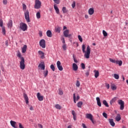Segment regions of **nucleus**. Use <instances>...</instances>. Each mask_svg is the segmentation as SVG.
I'll list each match as a JSON object with an SVG mask.
<instances>
[{"label":"nucleus","mask_w":128,"mask_h":128,"mask_svg":"<svg viewBox=\"0 0 128 128\" xmlns=\"http://www.w3.org/2000/svg\"><path fill=\"white\" fill-rule=\"evenodd\" d=\"M86 46L85 44L82 46V50L84 54V57L86 59L90 58V54L91 52V48L90 46H88L86 48Z\"/></svg>","instance_id":"obj_1"},{"label":"nucleus","mask_w":128,"mask_h":128,"mask_svg":"<svg viewBox=\"0 0 128 128\" xmlns=\"http://www.w3.org/2000/svg\"><path fill=\"white\" fill-rule=\"evenodd\" d=\"M24 62H25V60H24V58H21V60L20 61V68L22 70H24L25 69L26 65Z\"/></svg>","instance_id":"obj_2"},{"label":"nucleus","mask_w":128,"mask_h":128,"mask_svg":"<svg viewBox=\"0 0 128 128\" xmlns=\"http://www.w3.org/2000/svg\"><path fill=\"white\" fill-rule=\"evenodd\" d=\"M42 2L40 0H35V5L34 8L35 9L38 10L41 8Z\"/></svg>","instance_id":"obj_3"},{"label":"nucleus","mask_w":128,"mask_h":128,"mask_svg":"<svg viewBox=\"0 0 128 128\" xmlns=\"http://www.w3.org/2000/svg\"><path fill=\"white\" fill-rule=\"evenodd\" d=\"M25 19L27 22H30V12L28 10H26L24 12Z\"/></svg>","instance_id":"obj_4"},{"label":"nucleus","mask_w":128,"mask_h":128,"mask_svg":"<svg viewBox=\"0 0 128 128\" xmlns=\"http://www.w3.org/2000/svg\"><path fill=\"white\" fill-rule=\"evenodd\" d=\"M20 28L23 32H25L28 28L27 24L25 23L22 22L20 24Z\"/></svg>","instance_id":"obj_5"},{"label":"nucleus","mask_w":128,"mask_h":128,"mask_svg":"<svg viewBox=\"0 0 128 128\" xmlns=\"http://www.w3.org/2000/svg\"><path fill=\"white\" fill-rule=\"evenodd\" d=\"M64 36L65 38H70L72 36V34H70V30H66L64 31L63 32Z\"/></svg>","instance_id":"obj_6"},{"label":"nucleus","mask_w":128,"mask_h":128,"mask_svg":"<svg viewBox=\"0 0 128 128\" xmlns=\"http://www.w3.org/2000/svg\"><path fill=\"white\" fill-rule=\"evenodd\" d=\"M118 104L120 105V110H123L124 109V102L122 100H118Z\"/></svg>","instance_id":"obj_7"},{"label":"nucleus","mask_w":128,"mask_h":128,"mask_svg":"<svg viewBox=\"0 0 128 128\" xmlns=\"http://www.w3.org/2000/svg\"><path fill=\"white\" fill-rule=\"evenodd\" d=\"M40 46L42 48H46V40L44 39H42L40 41Z\"/></svg>","instance_id":"obj_8"},{"label":"nucleus","mask_w":128,"mask_h":128,"mask_svg":"<svg viewBox=\"0 0 128 128\" xmlns=\"http://www.w3.org/2000/svg\"><path fill=\"white\" fill-rule=\"evenodd\" d=\"M10 124L13 128H18V126L16 122L11 120L10 121Z\"/></svg>","instance_id":"obj_9"},{"label":"nucleus","mask_w":128,"mask_h":128,"mask_svg":"<svg viewBox=\"0 0 128 128\" xmlns=\"http://www.w3.org/2000/svg\"><path fill=\"white\" fill-rule=\"evenodd\" d=\"M56 65H57V67L60 71L63 70L64 68H63L62 66L61 65V62L60 61L58 60L56 62Z\"/></svg>","instance_id":"obj_10"},{"label":"nucleus","mask_w":128,"mask_h":128,"mask_svg":"<svg viewBox=\"0 0 128 128\" xmlns=\"http://www.w3.org/2000/svg\"><path fill=\"white\" fill-rule=\"evenodd\" d=\"M7 26L8 28L12 29V28L13 26V22L12 20H9L8 24H7Z\"/></svg>","instance_id":"obj_11"},{"label":"nucleus","mask_w":128,"mask_h":128,"mask_svg":"<svg viewBox=\"0 0 128 128\" xmlns=\"http://www.w3.org/2000/svg\"><path fill=\"white\" fill-rule=\"evenodd\" d=\"M37 98L39 101H43L44 100V96H41L40 92L37 93Z\"/></svg>","instance_id":"obj_12"},{"label":"nucleus","mask_w":128,"mask_h":128,"mask_svg":"<svg viewBox=\"0 0 128 128\" xmlns=\"http://www.w3.org/2000/svg\"><path fill=\"white\" fill-rule=\"evenodd\" d=\"M24 100L26 101V104H28L29 103V98L28 95L25 93H24Z\"/></svg>","instance_id":"obj_13"},{"label":"nucleus","mask_w":128,"mask_h":128,"mask_svg":"<svg viewBox=\"0 0 128 128\" xmlns=\"http://www.w3.org/2000/svg\"><path fill=\"white\" fill-rule=\"evenodd\" d=\"M38 54L40 56V58H42V59H44L45 58L44 53L43 52H42L41 50H39L38 52Z\"/></svg>","instance_id":"obj_14"},{"label":"nucleus","mask_w":128,"mask_h":128,"mask_svg":"<svg viewBox=\"0 0 128 128\" xmlns=\"http://www.w3.org/2000/svg\"><path fill=\"white\" fill-rule=\"evenodd\" d=\"M78 69V66L76 64V63H73L72 64V70L74 71H77Z\"/></svg>","instance_id":"obj_15"},{"label":"nucleus","mask_w":128,"mask_h":128,"mask_svg":"<svg viewBox=\"0 0 128 128\" xmlns=\"http://www.w3.org/2000/svg\"><path fill=\"white\" fill-rule=\"evenodd\" d=\"M96 100L97 102V104L98 106L101 107L102 106V103L100 102V99L99 97H96Z\"/></svg>","instance_id":"obj_16"},{"label":"nucleus","mask_w":128,"mask_h":128,"mask_svg":"<svg viewBox=\"0 0 128 128\" xmlns=\"http://www.w3.org/2000/svg\"><path fill=\"white\" fill-rule=\"evenodd\" d=\"M46 34L48 38H52V32L50 30H47Z\"/></svg>","instance_id":"obj_17"},{"label":"nucleus","mask_w":128,"mask_h":128,"mask_svg":"<svg viewBox=\"0 0 128 128\" xmlns=\"http://www.w3.org/2000/svg\"><path fill=\"white\" fill-rule=\"evenodd\" d=\"M54 9L56 10V12L57 14H60V10L58 8V6H56V4H54Z\"/></svg>","instance_id":"obj_18"},{"label":"nucleus","mask_w":128,"mask_h":128,"mask_svg":"<svg viewBox=\"0 0 128 128\" xmlns=\"http://www.w3.org/2000/svg\"><path fill=\"white\" fill-rule=\"evenodd\" d=\"M28 48V46L26 44H24L22 48V53L24 54L26 52Z\"/></svg>","instance_id":"obj_19"},{"label":"nucleus","mask_w":128,"mask_h":128,"mask_svg":"<svg viewBox=\"0 0 128 128\" xmlns=\"http://www.w3.org/2000/svg\"><path fill=\"white\" fill-rule=\"evenodd\" d=\"M86 118L88 119L92 120V118H93V116L92 114H86Z\"/></svg>","instance_id":"obj_20"},{"label":"nucleus","mask_w":128,"mask_h":128,"mask_svg":"<svg viewBox=\"0 0 128 128\" xmlns=\"http://www.w3.org/2000/svg\"><path fill=\"white\" fill-rule=\"evenodd\" d=\"M115 119L116 122H120V120H122V117H120V114H117V116L115 118Z\"/></svg>","instance_id":"obj_21"},{"label":"nucleus","mask_w":128,"mask_h":128,"mask_svg":"<svg viewBox=\"0 0 128 128\" xmlns=\"http://www.w3.org/2000/svg\"><path fill=\"white\" fill-rule=\"evenodd\" d=\"M94 77L97 78L99 76H100V72L98 70H94Z\"/></svg>","instance_id":"obj_22"},{"label":"nucleus","mask_w":128,"mask_h":128,"mask_svg":"<svg viewBox=\"0 0 128 128\" xmlns=\"http://www.w3.org/2000/svg\"><path fill=\"white\" fill-rule=\"evenodd\" d=\"M94 12V10L93 8H90L88 10V14L90 16L93 15Z\"/></svg>","instance_id":"obj_23"},{"label":"nucleus","mask_w":128,"mask_h":128,"mask_svg":"<svg viewBox=\"0 0 128 128\" xmlns=\"http://www.w3.org/2000/svg\"><path fill=\"white\" fill-rule=\"evenodd\" d=\"M109 122L110 124L113 127L114 126H116V123L114 122V119L112 118V119L109 118Z\"/></svg>","instance_id":"obj_24"},{"label":"nucleus","mask_w":128,"mask_h":128,"mask_svg":"<svg viewBox=\"0 0 128 128\" xmlns=\"http://www.w3.org/2000/svg\"><path fill=\"white\" fill-rule=\"evenodd\" d=\"M38 68H40L41 70H45V64H38Z\"/></svg>","instance_id":"obj_25"},{"label":"nucleus","mask_w":128,"mask_h":128,"mask_svg":"<svg viewBox=\"0 0 128 128\" xmlns=\"http://www.w3.org/2000/svg\"><path fill=\"white\" fill-rule=\"evenodd\" d=\"M55 31L56 32L60 33L61 32V27H60V26L56 27Z\"/></svg>","instance_id":"obj_26"},{"label":"nucleus","mask_w":128,"mask_h":128,"mask_svg":"<svg viewBox=\"0 0 128 128\" xmlns=\"http://www.w3.org/2000/svg\"><path fill=\"white\" fill-rule=\"evenodd\" d=\"M118 100V98L117 97H114L113 98H112V100H110V104L112 105V104H114V102H116V100Z\"/></svg>","instance_id":"obj_27"},{"label":"nucleus","mask_w":128,"mask_h":128,"mask_svg":"<svg viewBox=\"0 0 128 128\" xmlns=\"http://www.w3.org/2000/svg\"><path fill=\"white\" fill-rule=\"evenodd\" d=\"M62 11L63 14H66L68 12V10H67L65 6L62 7Z\"/></svg>","instance_id":"obj_28"},{"label":"nucleus","mask_w":128,"mask_h":128,"mask_svg":"<svg viewBox=\"0 0 128 128\" xmlns=\"http://www.w3.org/2000/svg\"><path fill=\"white\" fill-rule=\"evenodd\" d=\"M83 104V102H79L78 104H77V106L78 108H81Z\"/></svg>","instance_id":"obj_29"},{"label":"nucleus","mask_w":128,"mask_h":128,"mask_svg":"<svg viewBox=\"0 0 128 128\" xmlns=\"http://www.w3.org/2000/svg\"><path fill=\"white\" fill-rule=\"evenodd\" d=\"M48 70H44L43 72V74L44 75V78H46L48 76Z\"/></svg>","instance_id":"obj_30"},{"label":"nucleus","mask_w":128,"mask_h":128,"mask_svg":"<svg viewBox=\"0 0 128 128\" xmlns=\"http://www.w3.org/2000/svg\"><path fill=\"white\" fill-rule=\"evenodd\" d=\"M103 104L106 107V108H108L109 106H108V104L107 102V101L106 100H103Z\"/></svg>","instance_id":"obj_31"},{"label":"nucleus","mask_w":128,"mask_h":128,"mask_svg":"<svg viewBox=\"0 0 128 128\" xmlns=\"http://www.w3.org/2000/svg\"><path fill=\"white\" fill-rule=\"evenodd\" d=\"M116 64H118L119 66H122V60H116Z\"/></svg>","instance_id":"obj_32"},{"label":"nucleus","mask_w":128,"mask_h":128,"mask_svg":"<svg viewBox=\"0 0 128 128\" xmlns=\"http://www.w3.org/2000/svg\"><path fill=\"white\" fill-rule=\"evenodd\" d=\"M110 88L112 90H116V85L114 84H112L110 86Z\"/></svg>","instance_id":"obj_33"},{"label":"nucleus","mask_w":128,"mask_h":128,"mask_svg":"<svg viewBox=\"0 0 128 128\" xmlns=\"http://www.w3.org/2000/svg\"><path fill=\"white\" fill-rule=\"evenodd\" d=\"M36 16L37 19H40L41 18V15H40V12H38L36 14Z\"/></svg>","instance_id":"obj_34"},{"label":"nucleus","mask_w":128,"mask_h":128,"mask_svg":"<svg viewBox=\"0 0 128 128\" xmlns=\"http://www.w3.org/2000/svg\"><path fill=\"white\" fill-rule=\"evenodd\" d=\"M102 34H103V35H104V37H106V36H108V32L106 30H102Z\"/></svg>","instance_id":"obj_35"},{"label":"nucleus","mask_w":128,"mask_h":128,"mask_svg":"<svg viewBox=\"0 0 128 128\" xmlns=\"http://www.w3.org/2000/svg\"><path fill=\"white\" fill-rule=\"evenodd\" d=\"M55 108L56 109H58L59 110H61V106L59 104H55Z\"/></svg>","instance_id":"obj_36"},{"label":"nucleus","mask_w":128,"mask_h":128,"mask_svg":"<svg viewBox=\"0 0 128 128\" xmlns=\"http://www.w3.org/2000/svg\"><path fill=\"white\" fill-rule=\"evenodd\" d=\"M2 33L4 36L6 34V28L4 27H2Z\"/></svg>","instance_id":"obj_37"},{"label":"nucleus","mask_w":128,"mask_h":128,"mask_svg":"<svg viewBox=\"0 0 128 128\" xmlns=\"http://www.w3.org/2000/svg\"><path fill=\"white\" fill-rule=\"evenodd\" d=\"M114 78L116 80H118L120 78V76L118 74H114Z\"/></svg>","instance_id":"obj_38"},{"label":"nucleus","mask_w":128,"mask_h":128,"mask_svg":"<svg viewBox=\"0 0 128 128\" xmlns=\"http://www.w3.org/2000/svg\"><path fill=\"white\" fill-rule=\"evenodd\" d=\"M76 86L78 88H80V83L79 80H76Z\"/></svg>","instance_id":"obj_39"},{"label":"nucleus","mask_w":128,"mask_h":128,"mask_svg":"<svg viewBox=\"0 0 128 128\" xmlns=\"http://www.w3.org/2000/svg\"><path fill=\"white\" fill-rule=\"evenodd\" d=\"M73 98H74V104H76V94L74 93L73 94Z\"/></svg>","instance_id":"obj_40"},{"label":"nucleus","mask_w":128,"mask_h":128,"mask_svg":"<svg viewBox=\"0 0 128 128\" xmlns=\"http://www.w3.org/2000/svg\"><path fill=\"white\" fill-rule=\"evenodd\" d=\"M78 40H80V42H82L83 39H82L81 36H80V35L78 36Z\"/></svg>","instance_id":"obj_41"},{"label":"nucleus","mask_w":128,"mask_h":128,"mask_svg":"<svg viewBox=\"0 0 128 128\" xmlns=\"http://www.w3.org/2000/svg\"><path fill=\"white\" fill-rule=\"evenodd\" d=\"M54 4H60V0H53Z\"/></svg>","instance_id":"obj_42"},{"label":"nucleus","mask_w":128,"mask_h":128,"mask_svg":"<svg viewBox=\"0 0 128 128\" xmlns=\"http://www.w3.org/2000/svg\"><path fill=\"white\" fill-rule=\"evenodd\" d=\"M50 68L53 72L55 71V66L54 64H51Z\"/></svg>","instance_id":"obj_43"},{"label":"nucleus","mask_w":128,"mask_h":128,"mask_svg":"<svg viewBox=\"0 0 128 128\" xmlns=\"http://www.w3.org/2000/svg\"><path fill=\"white\" fill-rule=\"evenodd\" d=\"M0 27L4 28L3 26V20L2 19H0Z\"/></svg>","instance_id":"obj_44"},{"label":"nucleus","mask_w":128,"mask_h":128,"mask_svg":"<svg viewBox=\"0 0 128 128\" xmlns=\"http://www.w3.org/2000/svg\"><path fill=\"white\" fill-rule=\"evenodd\" d=\"M76 2L75 1L72 2V8H74L76 7Z\"/></svg>","instance_id":"obj_45"},{"label":"nucleus","mask_w":128,"mask_h":128,"mask_svg":"<svg viewBox=\"0 0 128 128\" xmlns=\"http://www.w3.org/2000/svg\"><path fill=\"white\" fill-rule=\"evenodd\" d=\"M17 56L20 59V60H22V58H24L23 56H22V54L20 52L18 53Z\"/></svg>","instance_id":"obj_46"},{"label":"nucleus","mask_w":128,"mask_h":128,"mask_svg":"<svg viewBox=\"0 0 128 128\" xmlns=\"http://www.w3.org/2000/svg\"><path fill=\"white\" fill-rule=\"evenodd\" d=\"M62 48V49L64 50V51L66 50L67 47H66V44H64Z\"/></svg>","instance_id":"obj_47"},{"label":"nucleus","mask_w":128,"mask_h":128,"mask_svg":"<svg viewBox=\"0 0 128 128\" xmlns=\"http://www.w3.org/2000/svg\"><path fill=\"white\" fill-rule=\"evenodd\" d=\"M81 67L82 70H85L86 69V66L84 63H82L81 64Z\"/></svg>","instance_id":"obj_48"},{"label":"nucleus","mask_w":128,"mask_h":128,"mask_svg":"<svg viewBox=\"0 0 128 128\" xmlns=\"http://www.w3.org/2000/svg\"><path fill=\"white\" fill-rule=\"evenodd\" d=\"M110 60L111 62L116 64V60H112V58H110Z\"/></svg>","instance_id":"obj_49"},{"label":"nucleus","mask_w":128,"mask_h":128,"mask_svg":"<svg viewBox=\"0 0 128 128\" xmlns=\"http://www.w3.org/2000/svg\"><path fill=\"white\" fill-rule=\"evenodd\" d=\"M102 116L106 118H108V114L106 112H103L102 113Z\"/></svg>","instance_id":"obj_50"},{"label":"nucleus","mask_w":128,"mask_h":128,"mask_svg":"<svg viewBox=\"0 0 128 128\" xmlns=\"http://www.w3.org/2000/svg\"><path fill=\"white\" fill-rule=\"evenodd\" d=\"M2 3L4 5H6L8 4V0H3Z\"/></svg>","instance_id":"obj_51"},{"label":"nucleus","mask_w":128,"mask_h":128,"mask_svg":"<svg viewBox=\"0 0 128 128\" xmlns=\"http://www.w3.org/2000/svg\"><path fill=\"white\" fill-rule=\"evenodd\" d=\"M63 94H64L63 91L62 90H60L59 92H58V94L60 95V96H62V95H63Z\"/></svg>","instance_id":"obj_52"},{"label":"nucleus","mask_w":128,"mask_h":128,"mask_svg":"<svg viewBox=\"0 0 128 128\" xmlns=\"http://www.w3.org/2000/svg\"><path fill=\"white\" fill-rule=\"evenodd\" d=\"M22 8H23V10H26V6L25 4H22Z\"/></svg>","instance_id":"obj_53"},{"label":"nucleus","mask_w":128,"mask_h":128,"mask_svg":"<svg viewBox=\"0 0 128 128\" xmlns=\"http://www.w3.org/2000/svg\"><path fill=\"white\" fill-rule=\"evenodd\" d=\"M106 86L108 90L110 89V84L106 83Z\"/></svg>","instance_id":"obj_54"},{"label":"nucleus","mask_w":128,"mask_h":128,"mask_svg":"<svg viewBox=\"0 0 128 128\" xmlns=\"http://www.w3.org/2000/svg\"><path fill=\"white\" fill-rule=\"evenodd\" d=\"M82 126L83 128H88L85 124L82 123Z\"/></svg>","instance_id":"obj_55"},{"label":"nucleus","mask_w":128,"mask_h":128,"mask_svg":"<svg viewBox=\"0 0 128 128\" xmlns=\"http://www.w3.org/2000/svg\"><path fill=\"white\" fill-rule=\"evenodd\" d=\"M18 124H19V128H24L20 122Z\"/></svg>","instance_id":"obj_56"},{"label":"nucleus","mask_w":128,"mask_h":128,"mask_svg":"<svg viewBox=\"0 0 128 128\" xmlns=\"http://www.w3.org/2000/svg\"><path fill=\"white\" fill-rule=\"evenodd\" d=\"M5 45L6 46H8V40H6V42H5Z\"/></svg>","instance_id":"obj_57"},{"label":"nucleus","mask_w":128,"mask_h":128,"mask_svg":"<svg viewBox=\"0 0 128 128\" xmlns=\"http://www.w3.org/2000/svg\"><path fill=\"white\" fill-rule=\"evenodd\" d=\"M72 114L73 116H76V112H75V111L74 110H72Z\"/></svg>","instance_id":"obj_58"},{"label":"nucleus","mask_w":128,"mask_h":128,"mask_svg":"<svg viewBox=\"0 0 128 128\" xmlns=\"http://www.w3.org/2000/svg\"><path fill=\"white\" fill-rule=\"evenodd\" d=\"M62 43L64 44H66V41H65V38H62Z\"/></svg>","instance_id":"obj_59"},{"label":"nucleus","mask_w":128,"mask_h":128,"mask_svg":"<svg viewBox=\"0 0 128 128\" xmlns=\"http://www.w3.org/2000/svg\"><path fill=\"white\" fill-rule=\"evenodd\" d=\"M74 61L75 63H78V60L74 57Z\"/></svg>","instance_id":"obj_60"},{"label":"nucleus","mask_w":128,"mask_h":128,"mask_svg":"<svg viewBox=\"0 0 128 128\" xmlns=\"http://www.w3.org/2000/svg\"><path fill=\"white\" fill-rule=\"evenodd\" d=\"M90 120L92 121V123L93 124H95V121L94 120L93 118H92L91 119H90Z\"/></svg>","instance_id":"obj_61"},{"label":"nucleus","mask_w":128,"mask_h":128,"mask_svg":"<svg viewBox=\"0 0 128 128\" xmlns=\"http://www.w3.org/2000/svg\"><path fill=\"white\" fill-rule=\"evenodd\" d=\"M38 126L40 128H43V126L42 124H38Z\"/></svg>","instance_id":"obj_62"},{"label":"nucleus","mask_w":128,"mask_h":128,"mask_svg":"<svg viewBox=\"0 0 128 128\" xmlns=\"http://www.w3.org/2000/svg\"><path fill=\"white\" fill-rule=\"evenodd\" d=\"M90 74L89 71H86V75L88 76Z\"/></svg>","instance_id":"obj_63"},{"label":"nucleus","mask_w":128,"mask_h":128,"mask_svg":"<svg viewBox=\"0 0 128 128\" xmlns=\"http://www.w3.org/2000/svg\"><path fill=\"white\" fill-rule=\"evenodd\" d=\"M39 35H40V37H42V32H39Z\"/></svg>","instance_id":"obj_64"}]
</instances>
